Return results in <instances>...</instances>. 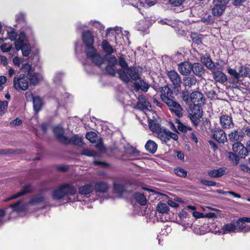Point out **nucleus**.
I'll return each instance as SVG.
<instances>
[{
  "label": "nucleus",
  "mask_w": 250,
  "mask_h": 250,
  "mask_svg": "<svg viewBox=\"0 0 250 250\" xmlns=\"http://www.w3.org/2000/svg\"><path fill=\"white\" fill-rule=\"evenodd\" d=\"M102 47L104 52L106 53L105 56V59L112 56L111 54L115 52V50L106 40H104L102 42Z\"/></svg>",
  "instance_id": "obj_23"
},
{
  "label": "nucleus",
  "mask_w": 250,
  "mask_h": 250,
  "mask_svg": "<svg viewBox=\"0 0 250 250\" xmlns=\"http://www.w3.org/2000/svg\"><path fill=\"white\" fill-rule=\"evenodd\" d=\"M148 125L150 129L156 134L163 128L158 123L151 120L148 121Z\"/></svg>",
  "instance_id": "obj_33"
},
{
  "label": "nucleus",
  "mask_w": 250,
  "mask_h": 250,
  "mask_svg": "<svg viewBox=\"0 0 250 250\" xmlns=\"http://www.w3.org/2000/svg\"><path fill=\"white\" fill-rule=\"evenodd\" d=\"M168 131L163 128L156 134L158 138L163 143H167L168 142Z\"/></svg>",
  "instance_id": "obj_28"
},
{
  "label": "nucleus",
  "mask_w": 250,
  "mask_h": 250,
  "mask_svg": "<svg viewBox=\"0 0 250 250\" xmlns=\"http://www.w3.org/2000/svg\"><path fill=\"white\" fill-rule=\"evenodd\" d=\"M225 8L226 6L216 3L215 6L212 9V13L213 15V16H220L223 14Z\"/></svg>",
  "instance_id": "obj_27"
},
{
  "label": "nucleus",
  "mask_w": 250,
  "mask_h": 250,
  "mask_svg": "<svg viewBox=\"0 0 250 250\" xmlns=\"http://www.w3.org/2000/svg\"><path fill=\"white\" fill-rule=\"evenodd\" d=\"M20 48H18V47H16V50H21L22 51V55L24 56L27 57L30 53L31 49L29 45L27 44H23L20 46Z\"/></svg>",
  "instance_id": "obj_42"
},
{
  "label": "nucleus",
  "mask_w": 250,
  "mask_h": 250,
  "mask_svg": "<svg viewBox=\"0 0 250 250\" xmlns=\"http://www.w3.org/2000/svg\"><path fill=\"white\" fill-rule=\"evenodd\" d=\"M82 154L88 156H94L96 153L93 151H90L89 149H85L83 151Z\"/></svg>",
  "instance_id": "obj_61"
},
{
  "label": "nucleus",
  "mask_w": 250,
  "mask_h": 250,
  "mask_svg": "<svg viewBox=\"0 0 250 250\" xmlns=\"http://www.w3.org/2000/svg\"><path fill=\"white\" fill-rule=\"evenodd\" d=\"M95 147L97 149L102 150L104 149L103 143L101 139H98L97 140Z\"/></svg>",
  "instance_id": "obj_58"
},
{
  "label": "nucleus",
  "mask_w": 250,
  "mask_h": 250,
  "mask_svg": "<svg viewBox=\"0 0 250 250\" xmlns=\"http://www.w3.org/2000/svg\"><path fill=\"white\" fill-rule=\"evenodd\" d=\"M137 85L140 88L145 92H146L149 87V85L143 80H140L139 82L137 83Z\"/></svg>",
  "instance_id": "obj_50"
},
{
  "label": "nucleus",
  "mask_w": 250,
  "mask_h": 250,
  "mask_svg": "<svg viewBox=\"0 0 250 250\" xmlns=\"http://www.w3.org/2000/svg\"><path fill=\"white\" fill-rule=\"evenodd\" d=\"M82 39L86 46L85 52L87 57L90 59L95 65H101L104 62V59L93 47L94 40L92 33L89 30L83 32Z\"/></svg>",
  "instance_id": "obj_1"
},
{
  "label": "nucleus",
  "mask_w": 250,
  "mask_h": 250,
  "mask_svg": "<svg viewBox=\"0 0 250 250\" xmlns=\"http://www.w3.org/2000/svg\"><path fill=\"white\" fill-rule=\"evenodd\" d=\"M85 137L92 143H96L97 140L98 139L97 135L94 132H87Z\"/></svg>",
  "instance_id": "obj_46"
},
{
  "label": "nucleus",
  "mask_w": 250,
  "mask_h": 250,
  "mask_svg": "<svg viewBox=\"0 0 250 250\" xmlns=\"http://www.w3.org/2000/svg\"><path fill=\"white\" fill-rule=\"evenodd\" d=\"M105 59L108 62V64L105 67L106 72L110 76H114L118 70L116 68L117 59L114 56H109Z\"/></svg>",
  "instance_id": "obj_8"
},
{
  "label": "nucleus",
  "mask_w": 250,
  "mask_h": 250,
  "mask_svg": "<svg viewBox=\"0 0 250 250\" xmlns=\"http://www.w3.org/2000/svg\"><path fill=\"white\" fill-rule=\"evenodd\" d=\"M33 107L36 112H39L42 107V103L40 97L37 96L33 97Z\"/></svg>",
  "instance_id": "obj_36"
},
{
  "label": "nucleus",
  "mask_w": 250,
  "mask_h": 250,
  "mask_svg": "<svg viewBox=\"0 0 250 250\" xmlns=\"http://www.w3.org/2000/svg\"><path fill=\"white\" fill-rule=\"evenodd\" d=\"M127 184L121 183L118 182H115L113 185L114 190L115 192L122 194L125 191L126 188Z\"/></svg>",
  "instance_id": "obj_34"
},
{
  "label": "nucleus",
  "mask_w": 250,
  "mask_h": 250,
  "mask_svg": "<svg viewBox=\"0 0 250 250\" xmlns=\"http://www.w3.org/2000/svg\"><path fill=\"white\" fill-rule=\"evenodd\" d=\"M175 124L177 125V126L178 129L182 132H186L188 130H191V128L189 126H187L183 124L179 120L176 119L175 120Z\"/></svg>",
  "instance_id": "obj_44"
},
{
  "label": "nucleus",
  "mask_w": 250,
  "mask_h": 250,
  "mask_svg": "<svg viewBox=\"0 0 250 250\" xmlns=\"http://www.w3.org/2000/svg\"><path fill=\"white\" fill-rule=\"evenodd\" d=\"M239 73L240 76H241L243 77H250V69L249 67L244 66H241L239 70Z\"/></svg>",
  "instance_id": "obj_45"
},
{
  "label": "nucleus",
  "mask_w": 250,
  "mask_h": 250,
  "mask_svg": "<svg viewBox=\"0 0 250 250\" xmlns=\"http://www.w3.org/2000/svg\"><path fill=\"white\" fill-rule=\"evenodd\" d=\"M232 150L234 152L237 153L238 155L243 158H245L249 152L247 147H245L242 144H233Z\"/></svg>",
  "instance_id": "obj_13"
},
{
  "label": "nucleus",
  "mask_w": 250,
  "mask_h": 250,
  "mask_svg": "<svg viewBox=\"0 0 250 250\" xmlns=\"http://www.w3.org/2000/svg\"><path fill=\"white\" fill-rule=\"evenodd\" d=\"M32 191V189L31 188V186L30 184H27L25 186H24L21 189V191L14 195L12 196L11 197L6 199L5 201H8L9 200L14 199L16 198H17L21 196L24 195L27 193L31 192Z\"/></svg>",
  "instance_id": "obj_18"
},
{
  "label": "nucleus",
  "mask_w": 250,
  "mask_h": 250,
  "mask_svg": "<svg viewBox=\"0 0 250 250\" xmlns=\"http://www.w3.org/2000/svg\"><path fill=\"white\" fill-rule=\"evenodd\" d=\"M27 76L29 79V81H30V83L33 85L37 84L40 79L42 78V76L40 74L34 72L29 73Z\"/></svg>",
  "instance_id": "obj_29"
},
{
  "label": "nucleus",
  "mask_w": 250,
  "mask_h": 250,
  "mask_svg": "<svg viewBox=\"0 0 250 250\" xmlns=\"http://www.w3.org/2000/svg\"><path fill=\"white\" fill-rule=\"evenodd\" d=\"M173 95V90L168 86H164L162 88L161 99L167 104L172 113H173L178 118H180L182 116L183 108L180 104L175 101Z\"/></svg>",
  "instance_id": "obj_2"
},
{
  "label": "nucleus",
  "mask_w": 250,
  "mask_h": 250,
  "mask_svg": "<svg viewBox=\"0 0 250 250\" xmlns=\"http://www.w3.org/2000/svg\"><path fill=\"white\" fill-rule=\"evenodd\" d=\"M192 71L195 75L200 77L205 73V70L202 64L195 62L192 64Z\"/></svg>",
  "instance_id": "obj_25"
},
{
  "label": "nucleus",
  "mask_w": 250,
  "mask_h": 250,
  "mask_svg": "<svg viewBox=\"0 0 250 250\" xmlns=\"http://www.w3.org/2000/svg\"><path fill=\"white\" fill-rule=\"evenodd\" d=\"M77 190L71 184H65L55 190L53 193V198L55 200H60L65 196L74 195Z\"/></svg>",
  "instance_id": "obj_4"
},
{
  "label": "nucleus",
  "mask_w": 250,
  "mask_h": 250,
  "mask_svg": "<svg viewBox=\"0 0 250 250\" xmlns=\"http://www.w3.org/2000/svg\"><path fill=\"white\" fill-rule=\"evenodd\" d=\"M22 201H18L16 203L11 205L9 207L13 208L14 211L20 212L23 210V207L21 205Z\"/></svg>",
  "instance_id": "obj_47"
},
{
  "label": "nucleus",
  "mask_w": 250,
  "mask_h": 250,
  "mask_svg": "<svg viewBox=\"0 0 250 250\" xmlns=\"http://www.w3.org/2000/svg\"><path fill=\"white\" fill-rule=\"evenodd\" d=\"M134 197L136 201L141 205L144 206L146 204V199L143 194L140 193H135Z\"/></svg>",
  "instance_id": "obj_37"
},
{
  "label": "nucleus",
  "mask_w": 250,
  "mask_h": 250,
  "mask_svg": "<svg viewBox=\"0 0 250 250\" xmlns=\"http://www.w3.org/2000/svg\"><path fill=\"white\" fill-rule=\"evenodd\" d=\"M228 157L235 165H237L239 163V158L236 154L229 152L228 153Z\"/></svg>",
  "instance_id": "obj_49"
},
{
  "label": "nucleus",
  "mask_w": 250,
  "mask_h": 250,
  "mask_svg": "<svg viewBox=\"0 0 250 250\" xmlns=\"http://www.w3.org/2000/svg\"><path fill=\"white\" fill-rule=\"evenodd\" d=\"M183 82L185 87L190 88L195 85L197 80L194 76L190 75L184 78Z\"/></svg>",
  "instance_id": "obj_30"
},
{
  "label": "nucleus",
  "mask_w": 250,
  "mask_h": 250,
  "mask_svg": "<svg viewBox=\"0 0 250 250\" xmlns=\"http://www.w3.org/2000/svg\"><path fill=\"white\" fill-rule=\"evenodd\" d=\"M53 132L58 140L62 143L66 141V137L64 135V130L61 125H57L53 128Z\"/></svg>",
  "instance_id": "obj_17"
},
{
  "label": "nucleus",
  "mask_w": 250,
  "mask_h": 250,
  "mask_svg": "<svg viewBox=\"0 0 250 250\" xmlns=\"http://www.w3.org/2000/svg\"><path fill=\"white\" fill-rule=\"evenodd\" d=\"M169 209V207L165 203H159L157 206V210L161 213H167Z\"/></svg>",
  "instance_id": "obj_41"
},
{
  "label": "nucleus",
  "mask_w": 250,
  "mask_h": 250,
  "mask_svg": "<svg viewBox=\"0 0 250 250\" xmlns=\"http://www.w3.org/2000/svg\"><path fill=\"white\" fill-rule=\"evenodd\" d=\"M8 37L11 41H15L17 36V33L12 30L7 33Z\"/></svg>",
  "instance_id": "obj_59"
},
{
  "label": "nucleus",
  "mask_w": 250,
  "mask_h": 250,
  "mask_svg": "<svg viewBox=\"0 0 250 250\" xmlns=\"http://www.w3.org/2000/svg\"><path fill=\"white\" fill-rule=\"evenodd\" d=\"M94 188L96 192L105 193L108 191L109 186L106 182L99 181L96 182Z\"/></svg>",
  "instance_id": "obj_16"
},
{
  "label": "nucleus",
  "mask_w": 250,
  "mask_h": 250,
  "mask_svg": "<svg viewBox=\"0 0 250 250\" xmlns=\"http://www.w3.org/2000/svg\"><path fill=\"white\" fill-rule=\"evenodd\" d=\"M201 61L208 68L212 69L215 68L214 63L209 57H202Z\"/></svg>",
  "instance_id": "obj_35"
},
{
  "label": "nucleus",
  "mask_w": 250,
  "mask_h": 250,
  "mask_svg": "<svg viewBox=\"0 0 250 250\" xmlns=\"http://www.w3.org/2000/svg\"><path fill=\"white\" fill-rule=\"evenodd\" d=\"M192 113L189 114V117L195 126L198 125V122L202 116V110L201 108L196 109L192 111Z\"/></svg>",
  "instance_id": "obj_15"
},
{
  "label": "nucleus",
  "mask_w": 250,
  "mask_h": 250,
  "mask_svg": "<svg viewBox=\"0 0 250 250\" xmlns=\"http://www.w3.org/2000/svg\"><path fill=\"white\" fill-rule=\"evenodd\" d=\"M44 200V197L41 195H37L32 197L29 201V204L31 205H35L42 203Z\"/></svg>",
  "instance_id": "obj_43"
},
{
  "label": "nucleus",
  "mask_w": 250,
  "mask_h": 250,
  "mask_svg": "<svg viewBox=\"0 0 250 250\" xmlns=\"http://www.w3.org/2000/svg\"><path fill=\"white\" fill-rule=\"evenodd\" d=\"M145 148L147 151L154 153L157 150V145L153 141L149 140L146 142Z\"/></svg>",
  "instance_id": "obj_32"
},
{
  "label": "nucleus",
  "mask_w": 250,
  "mask_h": 250,
  "mask_svg": "<svg viewBox=\"0 0 250 250\" xmlns=\"http://www.w3.org/2000/svg\"><path fill=\"white\" fill-rule=\"evenodd\" d=\"M0 48L3 52H8L11 50V46L4 43L1 45Z\"/></svg>",
  "instance_id": "obj_60"
},
{
  "label": "nucleus",
  "mask_w": 250,
  "mask_h": 250,
  "mask_svg": "<svg viewBox=\"0 0 250 250\" xmlns=\"http://www.w3.org/2000/svg\"><path fill=\"white\" fill-rule=\"evenodd\" d=\"M190 100L194 105L193 110L200 108V107L204 104L205 99L202 93L199 91H194L190 95Z\"/></svg>",
  "instance_id": "obj_6"
},
{
  "label": "nucleus",
  "mask_w": 250,
  "mask_h": 250,
  "mask_svg": "<svg viewBox=\"0 0 250 250\" xmlns=\"http://www.w3.org/2000/svg\"><path fill=\"white\" fill-rule=\"evenodd\" d=\"M111 31H114L116 33V34H119L122 32V29L121 27H116L114 28H108L106 30V36L109 34L110 32Z\"/></svg>",
  "instance_id": "obj_54"
},
{
  "label": "nucleus",
  "mask_w": 250,
  "mask_h": 250,
  "mask_svg": "<svg viewBox=\"0 0 250 250\" xmlns=\"http://www.w3.org/2000/svg\"><path fill=\"white\" fill-rule=\"evenodd\" d=\"M188 214L187 211H182L180 212L178 214V216L180 218L179 223L183 226H186V225L188 224L186 221V219L188 218Z\"/></svg>",
  "instance_id": "obj_39"
},
{
  "label": "nucleus",
  "mask_w": 250,
  "mask_h": 250,
  "mask_svg": "<svg viewBox=\"0 0 250 250\" xmlns=\"http://www.w3.org/2000/svg\"><path fill=\"white\" fill-rule=\"evenodd\" d=\"M212 136V138L219 144H224L227 141L226 134L223 129L219 127L214 129Z\"/></svg>",
  "instance_id": "obj_10"
},
{
  "label": "nucleus",
  "mask_w": 250,
  "mask_h": 250,
  "mask_svg": "<svg viewBox=\"0 0 250 250\" xmlns=\"http://www.w3.org/2000/svg\"><path fill=\"white\" fill-rule=\"evenodd\" d=\"M168 141L171 139H172L175 141H176L178 139V136L176 134H175L174 133H172L170 131H168Z\"/></svg>",
  "instance_id": "obj_64"
},
{
  "label": "nucleus",
  "mask_w": 250,
  "mask_h": 250,
  "mask_svg": "<svg viewBox=\"0 0 250 250\" xmlns=\"http://www.w3.org/2000/svg\"><path fill=\"white\" fill-rule=\"evenodd\" d=\"M201 183L205 186H208V187H214L216 185V183L210 181H207L205 180H202L201 181Z\"/></svg>",
  "instance_id": "obj_57"
},
{
  "label": "nucleus",
  "mask_w": 250,
  "mask_h": 250,
  "mask_svg": "<svg viewBox=\"0 0 250 250\" xmlns=\"http://www.w3.org/2000/svg\"><path fill=\"white\" fill-rule=\"evenodd\" d=\"M174 173L178 176L185 178L187 176V171L181 167H176L173 169Z\"/></svg>",
  "instance_id": "obj_38"
},
{
  "label": "nucleus",
  "mask_w": 250,
  "mask_h": 250,
  "mask_svg": "<svg viewBox=\"0 0 250 250\" xmlns=\"http://www.w3.org/2000/svg\"><path fill=\"white\" fill-rule=\"evenodd\" d=\"M66 141L63 143L64 144H73L75 146H80L83 144L82 138L78 135H75L70 138L66 137Z\"/></svg>",
  "instance_id": "obj_22"
},
{
  "label": "nucleus",
  "mask_w": 250,
  "mask_h": 250,
  "mask_svg": "<svg viewBox=\"0 0 250 250\" xmlns=\"http://www.w3.org/2000/svg\"><path fill=\"white\" fill-rule=\"evenodd\" d=\"M21 69L24 72L27 73V75L33 72L31 65L28 63L23 64Z\"/></svg>",
  "instance_id": "obj_53"
},
{
  "label": "nucleus",
  "mask_w": 250,
  "mask_h": 250,
  "mask_svg": "<svg viewBox=\"0 0 250 250\" xmlns=\"http://www.w3.org/2000/svg\"><path fill=\"white\" fill-rule=\"evenodd\" d=\"M228 72L229 74L232 76L235 79H238L240 77L239 73L236 72L234 69L229 68L228 69Z\"/></svg>",
  "instance_id": "obj_52"
},
{
  "label": "nucleus",
  "mask_w": 250,
  "mask_h": 250,
  "mask_svg": "<svg viewBox=\"0 0 250 250\" xmlns=\"http://www.w3.org/2000/svg\"><path fill=\"white\" fill-rule=\"evenodd\" d=\"M148 107H151L149 103L146 100L144 96H139L138 97V102L135 106V108L141 110H144L148 109Z\"/></svg>",
  "instance_id": "obj_20"
},
{
  "label": "nucleus",
  "mask_w": 250,
  "mask_h": 250,
  "mask_svg": "<svg viewBox=\"0 0 250 250\" xmlns=\"http://www.w3.org/2000/svg\"><path fill=\"white\" fill-rule=\"evenodd\" d=\"M242 132L244 135L245 134L248 137H250V127L248 126H244L242 128Z\"/></svg>",
  "instance_id": "obj_63"
},
{
  "label": "nucleus",
  "mask_w": 250,
  "mask_h": 250,
  "mask_svg": "<svg viewBox=\"0 0 250 250\" xmlns=\"http://www.w3.org/2000/svg\"><path fill=\"white\" fill-rule=\"evenodd\" d=\"M8 102L6 101H0V116L3 115L7 109Z\"/></svg>",
  "instance_id": "obj_48"
},
{
  "label": "nucleus",
  "mask_w": 250,
  "mask_h": 250,
  "mask_svg": "<svg viewBox=\"0 0 250 250\" xmlns=\"http://www.w3.org/2000/svg\"><path fill=\"white\" fill-rule=\"evenodd\" d=\"M236 226L235 221L231 222L230 223L225 224L221 228V232L223 234H226L237 232V227Z\"/></svg>",
  "instance_id": "obj_21"
},
{
  "label": "nucleus",
  "mask_w": 250,
  "mask_h": 250,
  "mask_svg": "<svg viewBox=\"0 0 250 250\" xmlns=\"http://www.w3.org/2000/svg\"><path fill=\"white\" fill-rule=\"evenodd\" d=\"M213 78L214 80L220 83H224L227 80V78L225 74L220 70H216L212 72Z\"/></svg>",
  "instance_id": "obj_24"
},
{
  "label": "nucleus",
  "mask_w": 250,
  "mask_h": 250,
  "mask_svg": "<svg viewBox=\"0 0 250 250\" xmlns=\"http://www.w3.org/2000/svg\"><path fill=\"white\" fill-rule=\"evenodd\" d=\"M214 16L208 15L207 17H204L202 19V21L207 24H211L214 21Z\"/></svg>",
  "instance_id": "obj_51"
},
{
  "label": "nucleus",
  "mask_w": 250,
  "mask_h": 250,
  "mask_svg": "<svg viewBox=\"0 0 250 250\" xmlns=\"http://www.w3.org/2000/svg\"><path fill=\"white\" fill-rule=\"evenodd\" d=\"M186 0H169V3L173 6H179L182 5Z\"/></svg>",
  "instance_id": "obj_55"
},
{
  "label": "nucleus",
  "mask_w": 250,
  "mask_h": 250,
  "mask_svg": "<svg viewBox=\"0 0 250 250\" xmlns=\"http://www.w3.org/2000/svg\"><path fill=\"white\" fill-rule=\"evenodd\" d=\"M227 168L226 167H220L218 169L208 171V174L212 178H218L227 174Z\"/></svg>",
  "instance_id": "obj_19"
},
{
  "label": "nucleus",
  "mask_w": 250,
  "mask_h": 250,
  "mask_svg": "<svg viewBox=\"0 0 250 250\" xmlns=\"http://www.w3.org/2000/svg\"><path fill=\"white\" fill-rule=\"evenodd\" d=\"M117 73L120 78L126 83L129 82L131 79L134 81L140 79L139 69L136 67H130L125 69H119Z\"/></svg>",
  "instance_id": "obj_3"
},
{
  "label": "nucleus",
  "mask_w": 250,
  "mask_h": 250,
  "mask_svg": "<svg viewBox=\"0 0 250 250\" xmlns=\"http://www.w3.org/2000/svg\"><path fill=\"white\" fill-rule=\"evenodd\" d=\"M28 77L24 74H20L15 77L13 80L14 87L16 90L25 91L27 89L29 86Z\"/></svg>",
  "instance_id": "obj_5"
},
{
  "label": "nucleus",
  "mask_w": 250,
  "mask_h": 250,
  "mask_svg": "<svg viewBox=\"0 0 250 250\" xmlns=\"http://www.w3.org/2000/svg\"><path fill=\"white\" fill-rule=\"evenodd\" d=\"M244 135L242 131H239L238 129L232 130L229 134V141L235 144H242L241 142L243 140Z\"/></svg>",
  "instance_id": "obj_9"
},
{
  "label": "nucleus",
  "mask_w": 250,
  "mask_h": 250,
  "mask_svg": "<svg viewBox=\"0 0 250 250\" xmlns=\"http://www.w3.org/2000/svg\"><path fill=\"white\" fill-rule=\"evenodd\" d=\"M22 121L19 118H17L11 121L9 123V125L11 127H14L16 126L20 125Z\"/></svg>",
  "instance_id": "obj_56"
},
{
  "label": "nucleus",
  "mask_w": 250,
  "mask_h": 250,
  "mask_svg": "<svg viewBox=\"0 0 250 250\" xmlns=\"http://www.w3.org/2000/svg\"><path fill=\"white\" fill-rule=\"evenodd\" d=\"M94 189V187L90 184L81 187L79 189V193L86 195L91 193Z\"/></svg>",
  "instance_id": "obj_31"
},
{
  "label": "nucleus",
  "mask_w": 250,
  "mask_h": 250,
  "mask_svg": "<svg viewBox=\"0 0 250 250\" xmlns=\"http://www.w3.org/2000/svg\"><path fill=\"white\" fill-rule=\"evenodd\" d=\"M236 223L237 232H248L250 231V227L247 226L246 223L242 220V218H239L237 221L235 222Z\"/></svg>",
  "instance_id": "obj_26"
},
{
  "label": "nucleus",
  "mask_w": 250,
  "mask_h": 250,
  "mask_svg": "<svg viewBox=\"0 0 250 250\" xmlns=\"http://www.w3.org/2000/svg\"><path fill=\"white\" fill-rule=\"evenodd\" d=\"M220 124L223 129H230L234 126V124L231 115L223 114L219 117Z\"/></svg>",
  "instance_id": "obj_7"
},
{
  "label": "nucleus",
  "mask_w": 250,
  "mask_h": 250,
  "mask_svg": "<svg viewBox=\"0 0 250 250\" xmlns=\"http://www.w3.org/2000/svg\"><path fill=\"white\" fill-rule=\"evenodd\" d=\"M117 63L122 67L120 69H125L128 68V65L126 62L125 55L121 54L118 58Z\"/></svg>",
  "instance_id": "obj_40"
},
{
  "label": "nucleus",
  "mask_w": 250,
  "mask_h": 250,
  "mask_svg": "<svg viewBox=\"0 0 250 250\" xmlns=\"http://www.w3.org/2000/svg\"><path fill=\"white\" fill-rule=\"evenodd\" d=\"M167 76L170 82L175 87H178L181 85V78L178 73L175 70L167 71Z\"/></svg>",
  "instance_id": "obj_12"
},
{
  "label": "nucleus",
  "mask_w": 250,
  "mask_h": 250,
  "mask_svg": "<svg viewBox=\"0 0 250 250\" xmlns=\"http://www.w3.org/2000/svg\"><path fill=\"white\" fill-rule=\"evenodd\" d=\"M32 33V29L30 27L24 28L23 31L20 34L17 41H15V47L20 48V46L26 44L25 42L26 41V35H29Z\"/></svg>",
  "instance_id": "obj_11"
},
{
  "label": "nucleus",
  "mask_w": 250,
  "mask_h": 250,
  "mask_svg": "<svg viewBox=\"0 0 250 250\" xmlns=\"http://www.w3.org/2000/svg\"><path fill=\"white\" fill-rule=\"evenodd\" d=\"M156 3V0H145L144 6L150 7Z\"/></svg>",
  "instance_id": "obj_62"
},
{
  "label": "nucleus",
  "mask_w": 250,
  "mask_h": 250,
  "mask_svg": "<svg viewBox=\"0 0 250 250\" xmlns=\"http://www.w3.org/2000/svg\"><path fill=\"white\" fill-rule=\"evenodd\" d=\"M178 70L183 75H187L192 71V64L188 62H184L178 65Z\"/></svg>",
  "instance_id": "obj_14"
}]
</instances>
